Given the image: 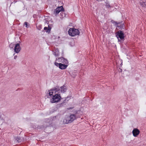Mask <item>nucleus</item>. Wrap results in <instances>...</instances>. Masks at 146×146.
I'll use <instances>...</instances> for the list:
<instances>
[{"label":"nucleus","instance_id":"1","mask_svg":"<svg viewBox=\"0 0 146 146\" xmlns=\"http://www.w3.org/2000/svg\"><path fill=\"white\" fill-rule=\"evenodd\" d=\"M61 98V95L60 94H55L50 99V102L52 103L58 102L60 101Z\"/></svg>","mask_w":146,"mask_h":146},{"label":"nucleus","instance_id":"2","mask_svg":"<svg viewBox=\"0 0 146 146\" xmlns=\"http://www.w3.org/2000/svg\"><path fill=\"white\" fill-rule=\"evenodd\" d=\"M68 33L70 36H75L78 35L80 34V32L78 29L70 28L68 31Z\"/></svg>","mask_w":146,"mask_h":146},{"label":"nucleus","instance_id":"3","mask_svg":"<svg viewBox=\"0 0 146 146\" xmlns=\"http://www.w3.org/2000/svg\"><path fill=\"white\" fill-rule=\"evenodd\" d=\"M76 119V116L74 114H71L69 117L64 119L63 123L64 124H68L70 123Z\"/></svg>","mask_w":146,"mask_h":146},{"label":"nucleus","instance_id":"4","mask_svg":"<svg viewBox=\"0 0 146 146\" xmlns=\"http://www.w3.org/2000/svg\"><path fill=\"white\" fill-rule=\"evenodd\" d=\"M55 66L61 70H64L66 69L68 66V64H62V63H58L56 62H55L54 63Z\"/></svg>","mask_w":146,"mask_h":146},{"label":"nucleus","instance_id":"5","mask_svg":"<svg viewBox=\"0 0 146 146\" xmlns=\"http://www.w3.org/2000/svg\"><path fill=\"white\" fill-rule=\"evenodd\" d=\"M56 62H61L66 64H68V60L63 57L57 58L56 59Z\"/></svg>","mask_w":146,"mask_h":146},{"label":"nucleus","instance_id":"6","mask_svg":"<svg viewBox=\"0 0 146 146\" xmlns=\"http://www.w3.org/2000/svg\"><path fill=\"white\" fill-rule=\"evenodd\" d=\"M117 37L118 39V41H120L121 40H123L124 39V34L122 31H119L117 33Z\"/></svg>","mask_w":146,"mask_h":146},{"label":"nucleus","instance_id":"7","mask_svg":"<svg viewBox=\"0 0 146 146\" xmlns=\"http://www.w3.org/2000/svg\"><path fill=\"white\" fill-rule=\"evenodd\" d=\"M64 10L62 6L57 7L56 9L54 10V14L55 15L58 14L60 12L63 11Z\"/></svg>","mask_w":146,"mask_h":146},{"label":"nucleus","instance_id":"8","mask_svg":"<svg viewBox=\"0 0 146 146\" xmlns=\"http://www.w3.org/2000/svg\"><path fill=\"white\" fill-rule=\"evenodd\" d=\"M21 49V48L19 44L17 43L15 45L14 50L16 53H19Z\"/></svg>","mask_w":146,"mask_h":146},{"label":"nucleus","instance_id":"9","mask_svg":"<svg viewBox=\"0 0 146 146\" xmlns=\"http://www.w3.org/2000/svg\"><path fill=\"white\" fill-rule=\"evenodd\" d=\"M132 133L133 136L136 137L139 134L140 131L137 128H134L132 131Z\"/></svg>","mask_w":146,"mask_h":146},{"label":"nucleus","instance_id":"10","mask_svg":"<svg viewBox=\"0 0 146 146\" xmlns=\"http://www.w3.org/2000/svg\"><path fill=\"white\" fill-rule=\"evenodd\" d=\"M54 93H55L53 90H51L48 91L47 94L52 98V96L54 95Z\"/></svg>","mask_w":146,"mask_h":146},{"label":"nucleus","instance_id":"11","mask_svg":"<svg viewBox=\"0 0 146 146\" xmlns=\"http://www.w3.org/2000/svg\"><path fill=\"white\" fill-rule=\"evenodd\" d=\"M140 5L142 7H144L146 5V0H140Z\"/></svg>","mask_w":146,"mask_h":146},{"label":"nucleus","instance_id":"12","mask_svg":"<svg viewBox=\"0 0 146 146\" xmlns=\"http://www.w3.org/2000/svg\"><path fill=\"white\" fill-rule=\"evenodd\" d=\"M60 89L61 92L63 93L65 92L66 90V86H61L60 87Z\"/></svg>","mask_w":146,"mask_h":146},{"label":"nucleus","instance_id":"13","mask_svg":"<svg viewBox=\"0 0 146 146\" xmlns=\"http://www.w3.org/2000/svg\"><path fill=\"white\" fill-rule=\"evenodd\" d=\"M53 90H54L55 93L56 92L58 93L61 92H60V88H59L58 86H56Z\"/></svg>","mask_w":146,"mask_h":146},{"label":"nucleus","instance_id":"14","mask_svg":"<svg viewBox=\"0 0 146 146\" xmlns=\"http://www.w3.org/2000/svg\"><path fill=\"white\" fill-rule=\"evenodd\" d=\"M59 54V52L57 49H56L54 52L53 54L56 56H58Z\"/></svg>","mask_w":146,"mask_h":146},{"label":"nucleus","instance_id":"15","mask_svg":"<svg viewBox=\"0 0 146 146\" xmlns=\"http://www.w3.org/2000/svg\"><path fill=\"white\" fill-rule=\"evenodd\" d=\"M26 28H28L30 27V25L27 22H25L24 23V24Z\"/></svg>","mask_w":146,"mask_h":146},{"label":"nucleus","instance_id":"16","mask_svg":"<svg viewBox=\"0 0 146 146\" xmlns=\"http://www.w3.org/2000/svg\"><path fill=\"white\" fill-rule=\"evenodd\" d=\"M48 30V29L47 27H45L44 28V30H45L46 32L49 33L50 32V31Z\"/></svg>","mask_w":146,"mask_h":146},{"label":"nucleus","instance_id":"17","mask_svg":"<svg viewBox=\"0 0 146 146\" xmlns=\"http://www.w3.org/2000/svg\"><path fill=\"white\" fill-rule=\"evenodd\" d=\"M64 105V104H63V103L62 102L59 104L58 105V107H61L63 106Z\"/></svg>","mask_w":146,"mask_h":146},{"label":"nucleus","instance_id":"18","mask_svg":"<svg viewBox=\"0 0 146 146\" xmlns=\"http://www.w3.org/2000/svg\"><path fill=\"white\" fill-rule=\"evenodd\" d=\"M68 101V100H67V98H66L64 99V100L63 101L62 103H63V104L65 105L66 103Z\"/></svg>","mask_w":146,"mask_h":146},{"label":"nucleus","instance_id":"19","mask_svg":"<svg viewBox=\"0 0 146 146\" xmlns=\"http://www.w3.org/2000/svg\"><path fill=\"white\" fill-rule=\"evenodd\" d=\"M14 46V44L13 43H11L9 45V47L11 48H13Z\"/></svg>","mask_w":146,"mask_h":146},{"label":"nucleus","instance_id":"20","mask_svg":"<svg viewBox=\"0 0 146 146\" xmlns=\"http://www.w3.org/2000/svg\"><path fill=\"white\" fill-rule=\"evenodd\" d=\"M51 25H48V30L50 31L51 29Z\"/></svg>","mask_w":146,"mask_h":146},{"label":"nucleus","instance_id":"21","mask_svg":"<svg viewBox=\"0 0 146 146\" xmlns=\"http://www.w3.org/2000/svg\"><path fill=\"white\" fill-rule=\"evenodd\" d=\"M20 139V138L19 137H17V138H16V140L18 141H19V140Z\"/></svg>","mask_w":146,"mask_h":146},{"label":"nucleus","instance_id":"22","mask_svg":"<svg viewBox=\"0 0 146 146\" xmlns=\"http://www.w3.org/2000/svg\"><path fill=\"white\" fill-rule=\"evenodd\" d=\"M17 58V56H15L14 57V59L15 60Z\"/></svg>","mask_w":146,"mask_h":146},{"label":"nucleus","instance_id":"23","mask_svg":"<svg viewBox=\"0 0 146 146\" xmlns=\"http://www.w3.org/2000/svg\"><path fill=\"white\" fill-rule=\"evenodd\" d=\"M120 62H121V65L122 64V60H120Z\"/></svg>","mask_w":146,"mask_h":146},{"label":"nucleus","instance_id":"24","mask_svg":"<svg viewBox=\"0 0 146 146\" xmlns=\"http://www.w3.org/2000/svg\"><path fill=\"white\" fill-rule=\"evenodd\" d=\"M107 7H110V5H107Z\"/></svg>","mask_w":146,"mask_h":146},{"label":"nucleus","instance_id":"25","mask_svg":"<svg viewBox=\"0 0 146 146\" xmlns=\"http://www.w3.org/2000/svg\"><path fill=\"white\" fill-rule=\"evenodd\" d=\"M97 0L98 1H102V0Z\"/></svg>","mask_w":146,"mask_h":146},{"label":"nucleus","instance_id":"26","mask_svg":"<svg viewBox=\"0 0 146 146\" xmlns=\"http://www.w3.org/2000/svg\"><path fill=\"white\" fill-rule=\"evenodd\" d=\"M15 55V54L14 53V54H13V55Z\"/></svg>","mask_w":146,"mask_h":146}]
</instances>
